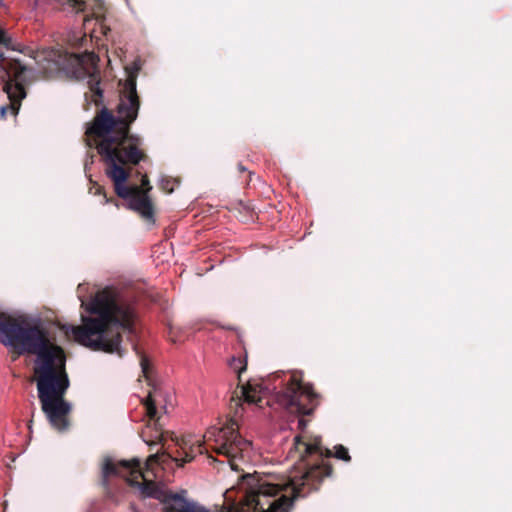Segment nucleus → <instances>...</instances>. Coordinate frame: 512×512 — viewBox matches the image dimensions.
Returning a JSON list of instances; mask_svg holds the SVG:
<instances>
[{
	"instance_id": "f257e3e1",
	"label": "nucleus",
	"mask_w": 512,
	"mask_h": 512,
	"mask_svg": "<svg viewBox=\"0 0 512 512\" xmlns=\"http://www.w3.org/2000/svg\"><path fill=\"white\" fill-rule=\"evenodd\" d=\"M140 107L136 91V80L129 77L120 93L115 116L102 108L94 117L86 134L105 165V174L113 182L116 194L128 199V207L142 218L153 221L152 202L138 186L128 187L126 182L132 166L146 159L143 140L130 134L131 124L136 120Z\"/></svg>"
},
{
	"instance_id": "f03ea898",
	"label": "nucleus",
	"mask_w": 512,
	"mask_h": 512,
	"mask_svg": "<svg viewBox=\"0 0 512 512\" xmlns=\"http://www.w3.org/2000/svg\"><path fill=\"white\" fill-rule=\"evenodd\" d=\"M0 342L18 354L36 356L33 371L41 409L53 428L66 430L71 404L64 399L70 385L64 350L39 325L21 324L4 313H0Z\"/></svg>"
},
{
	"instance_id": "7ed1b4c3",
	"label": "nucleus",
	"mask_w": 512,
	"mask_h": 512,
	"mask_svg": "<svg viewBox=\"0 0 512 512\" xmlns=\"http://www.w3.org/2000/svg\"><path fill=\"white\" fill-rule=\"evenodd\" d=\"M86 310L92 316H82L80 326L63 325L64 333L91 350L116 352L121 356L120 331L131 329L134 317L132 309L119 304L108 292L103 291L95 295Z\"/></svg>"
},
{
	"instance_id": "20e7f679",
	"label": "nucleus",
	"mask_w": 512,
	"mask_h": 512,
	"mask_svg": "<svg viewBox=\"0 0 512 512\" xmlns=\"http://www.w3.org/2000/svg\"><path fill=\"white\" fill-rule=\"evenodd\" d=\"M331 472V467L322 460L321 464L311 465L299 476L290 475L286 484L273 483L267 478L247 474L244 480L248 489L239 511L288 512L293 499L317 489L322 479Z\"/></svg>"
},
{
	"instance_id": "39448f33",
	"label": "nucleus",
	"mask_w": 512,
	"mask_h": 512,
	"mask_svg": "<svg viewBox=\"0 0 512 512\" xmlns=\"http://www.w3.org/2000/svg\"><path fill=\"white\" fill-rule=\"evenodd\" d=\"M204 440L217 455L227 459L234 471H243V466L252 461V444L238 433V424L234 419L227 420L221 427L209 428Z\"/></svg>"
},
{
	"instance_id": "423d86ee",
	"label": "nucleus",
	"mask_w": 512,
	"mask_h": 512,
	"mask_svg": "<svg viewBox=\"0 0 512 512\" xmlns=\"http://www.w3.org/2000/svg\"><path fill=\"white\" fill-rule=\"evenodd\" d=\"M159 458L158 453L150 455L147 459L145 470L141 469L139 459L114 462L112 459L107 458L102 468L103 478L106 479L110 475H118L124 478L130 485L137 486L145 496L154 497L157 493V484L150 477V473L154 476L151 467L159 461Z\"/></svg>"
},
{
	"instance_id": "0eeeda50",
	"label": "nucleus",
	"mask_w": 512,
	"mask_h": 512,
	"mask_svg": "<svg viewBox=\"0 0 512 512\" xmlns=\"http://www.w3.org/2000/svg\"><path fill=\"white\" fill-rule=\"evenodd\" d=\"M278 404L287 412L308 415L318 405L317 395L309 384L301 381V376L293 373L285 389L276 395Z\"/></svg>"
},
{
	"instance_id": "6e6552de",
	"label": "nucleus",
	"mask_w": 512,
	"mask_h": 512,
	"mask_svg": "<svg viewBox=\"0 0 512 512\" xmlns=\"http://www.w3.org/2000/svg\"><path fill=\"white\" fill-rule=\"evenodd\" d=\"M98 57L93 52L83 54L65 53L59 65L67 73L77 79H87L90 91L93 93L92 101L95 104L102 98V90L99 87Z\"/></svg>"
},
{
	"instance_id": "1a4fd4ad",
	"label": "nucleus",
	"mask_w": 512,
	"mask_h": 512,
	"mask_svg": "<svg viewBox=\"0 0 512 512\" xmlns=\"http://www.w3.org/2000/svg\"><path fill=\"white\" fill-rule=\"evenodd\" d=\"M3 65L7 77L4 80L3 90L10 101L8 106H2L0 108L1 118L4 119L8 110H10L13 115H16L19 111L22 99L26 97L24 84L27 80L28 69L18 60H10Z\"/></svg>"
},
{
	"instance_id": "9d476101",
	"label": "nucleus",
	"mask_w": 512,
	"mask_h": 512,
	"mask_svg": "<svg viewBox=\"0 0 512 512\" xmlns=\"http://www.w3.org/2000/svg\"><path fill=\"white\" fill-rule=\"evenodd\" d=\"M164 398L165 395L163 391L154 389L152 392H149L148 396L143 400L147 424L142 431V438L144 442L150 446L160 443L163 438L159 409L166 411V407L162 405Z\"/></svg>"
},
{
	"instance_id": "9b49d317",
	"label": "nucleus",
	"mask_w": 512,
	"mask_h": 512,
	"mask_svg": "<svg viewBox=\"0 0 512 512\" xmlns=\"http://www.w3.org/2000/svg\"><path fill=\"white\" fill-rule=\"evenodd\" d=\"M321 441L319 438H315L313 442H307L302 439L301 436H295L293 448L290 449L288 457L292 460L304 461L306 457L311 455H319L325 457L334 456L337 459L349 462L351 457L348 453L347 448L342 445H336L334 447L335 453L331 450L321 447Z\"/></svg>"
},
{
	"instance_id": "f8f14e48",
	"label": "nucleus",
	"mask_w": 512,
	"mask_h": 512,
	"mask_svg": "<svg viewBox=\"0 0 512 512\" xmlns=\"http://www.w3.org/2000/svg\"><path fill=\"white\" fill-rule=\"evenodd\" d=\"M241 395L245 403L261 406L264 390L258 382L248 381L241 386Z\"/></svg>"
},
{
	"instance_id": "ddd939ff",
	"label": "nucleus",
	"mask_w": 512,
	"mask_h": 512,
	"mask_svg": "<svg viewBox=\"0 0 512 512\" xmlns=\"http://www.w3.org/2000/svg\"><path fill=\"white\" fill-rule=\"evenodd\" d=\"M187 444L188 443L186 441L182 440V443L179 445L183 451L184 456L183 457L181 456V458H175V461L180 462L181 466L184 463L192 461L195 456V453H197V452L203 453L202 444L199 441H197V445L195 443H193L189 446V448L186 447Z\"/></svg>"
},
{
	"instance_id": "4468645a",
	"label": "nucleus",
	"mask_w": 512,
	"mask_h": 512,
	"mask_svg": "<svg viewBox=\"0 0 512 512\" xmlns=\"http://www.w3.org/2000/svg\"><path fill=\"white\" fill-rule=\"evenodd\" d=\"M62 6L69 7L76 12L85 11L87 9V2L83 0H57Z\"/></svg>"
},
{
	"instance_id": "2eb2a0df",
	"label": "nucleus",
	"mask_w": 512,
	"mask_h": 512,
	"mask_svg": "<svg viewBox=\"0 0 512 512\" xmlns=\"http://www.w3.org/2000/svg\"><path fill=\"white\" fill-rule=\"evenodd\" d=\"M246 359L244 358H235L233 357L231 361L229 362V366L231 369H233L237 374L238 378L240 379L241 373L246 370Z\"/></svg>"
},
{
	"instance_id": "dca6fc26",
	"label": "nucleus",
	"mask_w": 512,
	"mask_h": 512,
	"mask_svg": "<svg viewBox=\"0 0 512 512\" xmlns=\"http://www.w3.org/2000/svg\"><path fill=\"white\" fill-rule=\"evenodd\" d=\"M0 45H3L4 47L8 49H14L11 46V39L6 35V33L3 30H0Z\"/></svg>"
},
{
	"instance_id": "f3484780",
	"label": "nucleus",
	"mask_w": 512,
	"mask_h": 512,
	"mask_svg": "<svg viewBox=\"0 0 512 512\" xmlns=\"http://www.w3.org/2000/svg\"><path fill=\"white\" fill-rule=\"evenodd\" d=\"M140 188H141L142 192H146V194H148V192L152 189V187L149 184V179L146 175H144L141 179V187Z\"/></svg>"
},
{
	"instance_id": "a211bd4d",
	"label": "nucleus",
	"mask_w": 512,
	"mask_h": 512,
	"mask_svg": "<svg viewBox=\"0 0 512 512\" xmlns=\"http://www.w3.org/2000/svg\"><path fill=\"white\" fill-rule=\"evenodd\" d=\"M307 425V422L306 420H304L303 418H300L298 419V427L303 430Z\"/></svg>"
},
{
	"instance_id": "6ab92c4d",
	"label": "nucleus",
	"mask_w": 512,
	"mask_h": 512,
	"mask_svg": "<svg viewBox=\"0 0 512 512\" xmlns=\"http://www.w3.org/2000/svg\"><path fill=\"white\" fill-rule=\"evenodd\" d=\"M141 367H142V371L144 374H146V371H147V362L145 359H142L141 360Z\"/></svg>"
},
{
	"instance_id": "aec40b11",
	"label": "nucleus",
	"mask_w": 512,
	"mask_h": 512,
	"mask_svg": "<svg viewBox=\"0 0 512 512\" xmlns=\"http://www.w3.org/2000/svg\"><path fill=\"white\" fill-rule=\"evenodd\" d=\"M99 8L102 7V0H97V4H96Z\"/></svg>"
},
{
	"instance_id": "412c9836",
	"label": "nucleus",
	"mask_w": 512,
	"mask_h": 512,
	"mask_svg": "<svg viewBox=\"0 0 512 512\" xmlns=\"http://www.w3.org/2000/svg\"><path fill=\"white\" fill-rule=\"evenodd\" d=\"M0 62H4V54L3 53H0Z\"/></svg>"
}]
</instances>
